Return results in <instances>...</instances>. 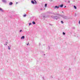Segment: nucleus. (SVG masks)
<instances>
[{"label":"nucleus","instance_id":"f03ea898","mask_svg":"<svg viewBox=\"0 0 80 80\" xmlns=\"http://www.w3.org/2000/svg\"><path fill=\"white\" fill-rule=\"evenodd\" d=\"M60 16H61V17H62V18H65V19H66V18H67V17L65 16L60 15Z\"/></svg>","mask_w":80,"mask_h":80},{"label":"nucleus","instance_id":"0eeeda50","mask_svg":"<svg viewBox=\"0 0 80 80\" xmlns=\"http://www.w3.org/2000/svg\"><path fill=\"white\" fill-rule=\"evenodd\" d=\"M31 3H32V4H34V3H35V2L33 1H31Z\"/></svg>","mask_w":80,"mask_h":80},{"label":"nucleus","instance_id":"b1692460","mask_svg":"<svg viewBox=\"0 0 80 80\" xmlns=\"http://www.w3.org/2000/svg\"><path fill=\"white\" fill-rule=\"evenodd\" d=\"M70 1H69L68 2V3H70Z\"/></svg>","mask_w":80,"mask_h":80},{"label":"nucleus","instance_id":"bb28decb","mask_svg":"<svg viewBox=\"0 0 80 80\" xmlns=\"http://www.w3.org/2000/svg\"><path fill=\"white\" fill-rule=\"evenodd\" d=\"M51 17L53 18V17L52 16H51Z\"/></svg>","mask_w":80,"mask_h":80},{"label":"nucleus","instance_id":"7ed1b4c3","mask_svg":"<svg viewBox=\"0 0 80 80\" xmlns=\"http://www.w3.org/2000/svg\"><path fill=\"white\" fill-rule=\"evenodd\" d=\"M2 2H3L4 3H6L7 2V1L6 0H2Z\"/></svg>","mask_w":80,"mask_h":80},{"label":"nucleus","instance_id":"6e6552de","mask_svg":"<svg viewBox=\"0 0 80 80\" xmlns=\"http://www.w3.org/2000/svg\"><path fill=\"white\" fill-rule=\"evenodd\" d=\"M56 15H59V16H60V15L57 13H56Z\"/></svg>","mask_w":80,"mask_h":80},{"label":"nucleus","instance_id":"6ab92c4d","mask_svg":"<svg viewBox=\"0 0 80 80\" xmlns=\"http://www.w3.org/2000/svg\"><path fill=\"white\" fill-rule=\"evenodd\" d=\"M63 34L64 35H65V32H63Z\"/></svg>","mask_w":80,"mask_h":80},{"label":"nucleus","instance_id":"4468645a","mask_svg":"<svg viewBox=\"0 0 80 80\" xmlns=\"http://www.w3.org/2000/svg\"><path fill=\"white\" fill-rule=\"evenodd\" d=\"M8 50H10V48L9 46H8Z\"/></svg>","mask_w":80,"mask_h":80},{"label":"nucleus","instance_id":"20e7f679","mask_svg":"<svg viewBox=\"0 0 80 80\" xmlns=\"http://www.w3.org/2000/svg\"><path fill=\"white\" fill-rule=\"evenodd\" d=\"M59 8V6H55L54 7V8L56 9V8Z\"/></svg>","mask_w":80,"mask_h":80},{"label":"nucleus","instance_id":"ddd939ff","mask_svg":"<svg viewBox=\"0 0 80 80\" xmlns=\"http://www.w3.org/2000/svg\"><path fill=\"white\" fill-rule=\"evenodd\" d=\"M33 24H35V22L33 21L32 22Z\"/></svg>","mask_w":80,"mask_h":80},{"label":"nucleus","instance_id":"4be33fe9","mask_svg":"<svg viewBox=\"0 0 80 80\" xmlns=\"http://www.w3.org/2000/svg\"><path fill=\"white\" fill-rule=\"evenodd\" d=\"M29 45V43H28L27 44V45Z\"/></svg>","mask_w":80,"mask_h":80},{"label":"nucleus","instance_id":"9b49d317","mask_svg":"<svg viewBox=\"0 0 80 80\" xmlns=\"http://www.w3.org/2000/svg\"><path fill=\"white\" fill-rule=\"evenodd\" d=\"M74 7L75 9H77V7H76V6H74Z\"/></svg>","mask_w":80,"mask_h":80},{"label":"nucleus","instance_id":"f3484780","mask_svg":"<svg viewBox=\"0 0 80 80\" xmlns=\"http://www.w3.org/2000/svg\"><path fill=\"white\" fill-rule=\"evenodd\" d=\"M26 16H27V15L26 14H25L23 16V17H26Z\"/></svg>","mask_w":80,"mask_h":80},{"label":"nucleus","instance_id":"f257e3e1","mask_svg":"<svg viewBox=\"0 0 80 80\" xmlns=\"http://www.w3.org/2000/svg\"><path fill=\"white\" fill-rule=\"evenodd\" d=\"M54 19H56V20H57L58 19H59L60 18V17H58V16H54L53 17H52Z\"/></svg>","mask_w":80,"mask_h":80},{"label":"nucleus","instance_id":"dca6fc26","mask_svg":"<svg viewBox=\"0 0 80 80\" xmlns=\"http://www.w3.org/2000/svg\"><path fill=\"white\" fill-rule=\"evenodd\" d=\"M47 6V4H45V7H46Z\"/></svg>","mask_w":80,"mask_h":80},{"label":"nucleus","instance_id":"aec40b11","mask_svg":"<svg viewBox=\"0 0 80 80\" xmlns=\"http://www.w3.org/2000/svg\"><path fill=\"white\" fill-rule=\"evenodd\" d=\"M8 43L7 42L6 43V45H7Z\"/></svg>","mask_w":80,"mask_h":80},{"label":"nucleus","instance_id":"1a4fd4ad","mask_svg":"<svg viewBox=\"0 0 80 80\" xmlns=\"http://www.w3.org/2000/svg\"><path fill=\"white\" fill-rule=\"evenodd\" d=\"M12 4H13V3L12 2H10V3H9V5H12Z\"/></svg>","mask_w":80,"mask_h":80},{"label":"nucleus","instance_id":"393cba45","mask_svg":"<svg viewBox=\"0 0 80 80\" xmlns=\"http://www.w3.org/2000/svg\"><path fill=\"white\" fill-rule=\"evenodd\" d=\"M66 7V6H65V7H64V8H65Z\"/></svg>","mask_w":80,"mask_h":80},{"label":"nucleus","instance_id":"2eb2a0df","mask_svg":"<svg viewBox=\"0 0 80 80\" xmlns=\"http://www.w3.org/2000/svg\"><path fill=\"white\" fill-rule=\"evenodd\" d=\"M32 25V23H29V26H30V25Z\"/></svg>","mask_w":80,"mask_h":80},{"label":"nucleus","instance_id":"423d86ee","mask_svg":"<svg viewBox=\"0 0 80 80\" xmlns=\"http://www.w3.org/2000/svg\"><path fill=\"white\" fill-rule=\"evenodd\" d=\"M24 38H25V36H22L21 38V39H24Z\"/></svg>","mask_w":80,"mask_h":80},{"label":"nucleus","instance_id":"a878e982","mask_svg":"<svg viewBox=\"0 0 80 80\" xmlns=\"http://www.w3.org/2000/svg\"><path fill=\"white\" fill-rule=\"evenodd\" d=\"M62 13H63V11H62Z\"/></svg>","mask_w":80,"mask_h":80},{"label":"nucleus","instance_id":"f8f14e48","mask_svg":"<svg viewBox=\"0 0 80 80\" xmlns=\"http://www.w3.org/2000/svg\"><path fill=\"white\" fill-rule=\"evenodd\" d=\"M52 14H53L54 15H56V13H52Z\"/></svg>","mask_w":80,"mask_h":80},{"label":"nucleus","instance_id":"412c9836","mask_svg":"<svg viewBox=\"0 0 80 80\" xmlns=\"http://www.w3.org/2000/svg\"><path fill=\"white\" fill-rule=\"evenodd\" d=\"M61 22H62V23H63V22L62 21H61Z\"/></svg>","mask_w":80,"mask_h":80},{"label":"nucleus","instance_id":"5701e85b","mask_svg":"<svg viewBox=\"0 0 80 80\" xmlns=\"http://www.w3.org/2000/svg\"><path fill=\"white\" fill-rule=\"evenodd\" d=\"M50 2H52V0H50Z\"/></svg>","mask_w":80,"mask_h":80},{"label":"nucleus","instance_id":"a211bd4d","mask_svg":"<svg viewBox=\"0 0 80 80\" xmlns=\"http://www.w3.org/2000/svg\"><path fill=\"white\" fill-rule=\"evenodd\" d=\"M22 32V30H20L19 31V32L20 33L21 32Z\"/></svg>","mask_w":80,"mask_h":80},{"label":"nucleus","instance_id":"cd10ccee","mask_svg":"<svg viewBox=\"0 0 80 80\" xmlns=\"http://www.w3.org/2000/svg\"><path fill=\"white\" fill-rule=\"evenodd\" d=\"M16 3H17V2Z\"/></svg>","mask_w":80,"mask_h":80},{"label":"nucleus","instance_id":"9d476101","mask_svg":"<svg viewBox=\"0 0 80 80\" xmlns=\"http://www.w3.org/2000/svg\"><path fill=\"white\" fill-rule=\"evenodd\" d=\"M63 5H60L59 7H61V8L63 7Z\"/></svg>","mask_w":80,"mask_h":80},{"label":"nucleus","instance_id":"39448f33","mask_svg":"<svg viewBox=\"0 0 80 80\" xmlns=\"http://www.w3.org/2000/svg\"><path fill=\"white\" fill-rule=\"evenodd\" d=\"M0 11H1V12H3L4 11L3 10H2V8H0Z\"/></svg>","mask_w":80,"mask_h":80}]
</instances>
